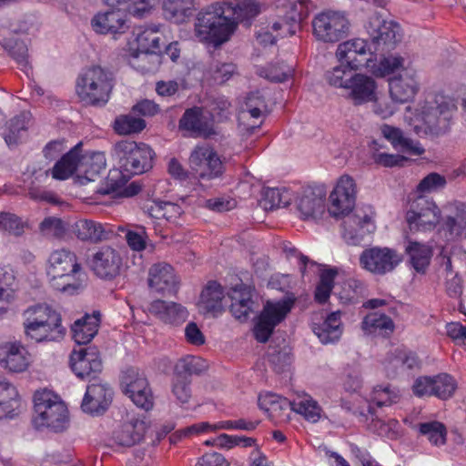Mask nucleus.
<instances>
[{"instance_id":"obj_31","label":"nucleus","mask_w":466,"mask_h":466,"mask_svg":"<svg viewBox=\"0 0 466 466\" xmlns=\"http://www.w3.org/2000/svg\"><path fill=\"white\" fill-rule=\"evenodd\" d=\"M0 364L11 372H23L29 365V355L25 347L6 343L0 347Z\"/></svg>"},{"instance_id":"obj_14","label":"nucleus","mask_w":466,"mask_h":466,"mask_svg":"<svg viewBox=\"0 0 466 466\" xmlns=\"http://www.w3.org/2000/svg\"><path fill=\"white\" fill-rule=\"evenodd\" d=\"M295 298L287 297L277 302H268L254 329L255 339L265 343L273 333L275 327L280 323L291 310Z\"/></svg>"},{"instance_id":"obj_45","label":"nucleus","mask_w":466,"mask_h":466,"mask_svg":"<svg viewBox=\"0 0 466 466\" xmlns=\"http://www.w3.org/2000/svg\"><path fill=\"white\" fill-rule=\"evenodd\" d=\"M419 432L425 436L429 441L434 445H442L446 441L447 430L443 423L431 420L420 423L418 426Z\"/></svg>"},{"instance_id":"obj_5","label":"nucleus","mask_w":466,"mask_h":466,"mask_svg":"<svg viewBox=\"0 0 466 466\" xmlns=\"http://www.w3.org/2000/svg\"><path fill=\"white\" fill-rule=\"evenodd\" d=\"M81 268L74 252L65 248L53 251L46 267L51 287L68 295L77 293L82 285L76 275Z\"/></svg>"},{"instance_id":"obj_49","label":"nucleus","mask_w":466,"mask_h":466,"mask_svg":"<svg viewBox=\"0 0 466 466\" xmlns=\"http://www.w3.org/2000/svg\"><path fill=\"white\" fill-rule=\"evenodd\" d=\"M292 67L283 62L270 64L258 70L260 76L265 77L272 82H284L292 76Z\"/></svg>"},{"instance_id":"obj_54","label":"nucleus","mask_w":466,"mask_h":466,"mask_svg":"<svg viewBox=\"0 0 466 466\" xmlns=\"http://www.w3.org/2000/svg\"><path fill=\"white\" fill-rule=\"evenodd\" d=\"M191 380L177 375L172 379V393L181 404L188 402L191 397Z\"/></svg>"},{"instance_id":"obj_41","label":"nucleus","mask_w":466,"mask_h":466,"mask_svg":"<svg viewBox=\"0 0 466 466\" xmlns=\"http://www.w3.org/2000/svg\"><path fill=\"white\" fill-rule=\"evenodd\" d=\"M411 267L419 273H424L430 264L431 249L427 245L410 241L406 247Z\"/></svg>"},{"instance_id":"obj_51","label":"nucleus","mask_w":466,"mask_h":466,"mask_svg":"<svg viewBox=\"0 0 466 466\" xmlns=\"http://www.w3.org/2000/svg\"><path fill=\"white\" fill-rule=\"evenodd\" d=\"M397 399L398 395L391 391L389 386H377L373 390L371 403L368 407V411L373 415L374 409L372 404H375L377 407L389 406L396 402Z\"/></svg>"},{"instance_id":"obj_25","label":"nucleus","mask_w":466,"mask_h":466,"mask_svg":"<svg viewBox=\"0 0 466 466\" xmlns=\"http://www.w3.org/2000/svg\"><path fill=\"white\" fill-rule=\"evenodd\" d=\"M179 280L171 265L159 262L151 266L148 271V286L151 290L162 294H175Z\"/></svg>"},{"instance_id":"obj_48","label":"nucleus","mask_w":466,"mask_h":466,"mask_svg":"<svg viewBox=\"0 0 466 466\" xmlns=\"http://www.w3.org/2000/svg\"><path fill=\"white\" fill-rule=\"evenodd\" d=\"M292 410L304 416L309 421L317 422L320 418L321 408L310 397L292 401Z\"/></svg>"},{"instance_id":"obj_37","label":"nucleus","mask_w":466,"mask_h":466,"mask_svg":"<svg viewBox=\"0 0 466 466\" xmlns=\"http://www.w3.org/2000/svg\"><path fill=\"white\" fill-rule=\"evenodd\" d=\"M18 392L11 383L0 380V419L13 418L20 409Z\"/></svg>"},{"instance_id":"obj_18","label":"nucleus","mask_w":466,"mask_h":466,"mask_svg":"<svg viewBox=\"0 0 466 466\" xmlns=\"http://www.w3.org/2000/svg\"><path fill=\"white\" fill-rule=\"evenodd\" d=\"M401 260V255L387 247L366 248L360 256V266L367 271L380 276L393 271Z\"/></svg>"},{"instance_id":"obj_28","label":"nucleus","mask_w":466,"mask_h":466,"mask_svg":"<svg viewBox=\"0 0 466 466\" xmlns=\"http://www.w3.org/2000/svg\"><path fill=\"white\" fill-rule=\"evenodd\" d=\"M147 429L145 419L133 417L114 431L112 439L116 445L129 448L144 440Z\"/></svg>"},{"instance_id":"obj_9","label":"nucleus","mask_w":466,"mask_h":466,"mask_svg":"<svg viewBox=\"0 0 466 466\" xmlns=\"http://www.w3.org/2000/svg\"><path fill=\"white\" fill-rule=\"evenodd\" d=\"M35 413L33 422L36 428L46 427L60 432L68 426V411L66 405L50 391H36L34 396Z\"/></svg>"},{"instance_id":"obj_24","label":"nucleus","mask_w":466,"mask_h":466,"mask_svg":"<svg viewBox=\"0 0 466 466\" xmlns=\"http://www.w3.org/2000/svg\"><path fill=\"white\" fill-rule=\"evenodd\" d=\"M309 0L289 1L288 10L284 16L272 24L271 29L280 31L278 35L290 36L300 28L301 21L308 15Z\"/></svg>"},{"instance_id":"obj_39","label":"nucleus","mask_w":466,"mask_h":466,"mask_svg":"<svg viewBox=\"0 0 466 466\" xmlns=\"http://www.w3.org/2000/svg\"><path fill=\"white\" fill-rule=\"evenodd\" d=\"M361 328L368 333H379L390 336L393 333L395 325L393 320L386 314L375 311L365 316Z\"/></svg>"},{"instance_id":"obj_23","label":"nucleus","mask_w":466,"mask_h":466,"mask_svg":"<svg viewBox=\"0 0 466 466\" xmlns=\"http://www.w3.org/2000/svg\"><path fill=\"white\" fill-rule=\"evenodd\" d=\"M342 237L349 245H359L365 235L374 231L372 217L360 210L346 216L342 222Z\"/></svg>"},{"instance_id":"obj_29","label":"nucleus","mask_w":466,"mask_h":466,"mask_svg":"<svg viewBox=\"0 0 466 466\" xmlns=\"http://www.w3.org/2000/svg\"><path fill=\"white\" fill-rule=\"evenodd\" d=\"M91 25L98 34H122L128 27L126 15L120 8L98 13L92 18Z\"/></svg>"},{"instance_id":"obj_46","label":"nucleus","mask_w":466,"mask_h":466,"mask_svg":"<svg viewBox=\"0 0 466 466\" xmlns=\"http://www.w3.org/2000/svg\"><path fill=\"white\" fill-rule=\"evenodd\" d=\"M337 274L336 268L325 269L320 273L319 282L316 287L314 294L315 300L319 304H324L329 299Z\"/></svg>"},{"instance_id":"obj_21","label":"nucleus","mask_w":466,"mask_h":466,"mask_svg":"<svg viewBox=\"0 0 466 466\" xmlns=\"http://www.w3.org/2000/svg\"><path fill=\"white\" fill-rule=\"evenodd\" d=\"M456 390L457 382L448 373L419 377L412 386L413 393L418 397L435 396L443 400L451 398Z\"/></svg>"},{"instance_id":"obj_2","label":"nucleus","mask_w":466,"mask_h":466,"mask_svg":"<svg viewBox=\"0 0 466 466\" xmlns=\"http://www.w3.org/2000/svg\"><path fill=\"white\" fill-rule=\"evenodd\" d=\"M23 326L26 337L35 342L58 341L66 329L59 312L46 303L28 307L23 313Z\"/></svg>"},{"instance_id":"obj_7","label":"nucleus","mask_w":466,"mask_h":466,"mask_svg":"<svg viewBox=\"0 0 466 466\" xmlns=\"http://www.w3.org/2000/svg\"><path fill=\"white\" fill-rule=\"evenodd\" d=\"M114 87L112 73L100 66H91L81 71L76 81L78 98L88 106H105Z\"/></svg>"},{"instance_id":"obj_34","label":"nucleus","mask_w":466,"mask_h":466,"mask_svg":"<svg viewBox=\"0 0 466 466\" xmlns=\"http://www.w3.org/2000/svg\"><path fill=\"white\" fill-rule=\"evenodd\" d=\"M73 232L78 239L96 243L108 239L113 231L103 224L92 219H79L73 226Z\"/></svg>"},{"instance_id":"obj_30","label":"nucleus","mask_w":466,"mask_h":466,"mask_svg":"<svg viewBox=\"0 0 466 466\" xmlns=\"http://www.w3.org/2000/svg\"><path fill=\"white\" fill-rule=\"evenodd\" d=\"M224 298L222 286L217 281H208L200 294L198 302L200 311L213 317L220 315L224 311Z\"/></svg>"},{"instance_id":"obj_19","label":"nucleus","mask_w":466,"mask_h":466,"mask_svg":"<svg viewBox=\"0 0 466 466\" xmlns=\"http://www.w3.org/2000/svg\"><path fill=\"white\" fill-rule=\"evenodd\" d=\"M70 364L73 372L88 382L100 379L103 363L96 347L79 348L73 350L70 355Z\"/></svg>"},{"instance_id":"obj_60","label":"nucleus","mask_w":466,"mask_h":466,"mask_svg":"<svg viewBox=\"0 0 466 466\" xmlns=\"http://www.w3.org/2000/svg\"><path fill=\"white\" fill-rule=\"evenodd\" d=\"M236 66L232 63L215 61L210 65V73L215 82L223 84L235 73Z\"/></svg>"},{"instance_id":"obj_16","label":"nucleus","mask_w":466,"mask_h":466,"mask_svg":"<svg viewBox=\"0 0 466 466\" xmlns=\"http://www.w3.org/2000/svg\"><path fill=\"white\" fill-rule=\"evenodd\" d=\"M178 129L183 137L212 138L218 135L212 116H207L201 106L187 108L178 121Z\"/></svg>"},{"instance_id":"obj_64","label":"nucleus","mask_w":466,"mask_h":466,"mask_svg":"<svg viewBox=\"0 0 466 466\" xmlns=\"http://www.w3.org/2000/svg\"><path fill=\"white\" fill-rule=\"evenodd\" d=\"M290 410H292V401L280 397V400H278L273 407L269 408L268 415L273 419L283 420L289 417Z\"/></svg>"},{"instance_id":"obj_44","label":"nucleus","mask_w":466,"mask_h":466,"mask_svg":"<svg viewBox=\"0 0 466 466\" xmlns=\"http://www.w3.org/2000/svg\"><path fill=\"white\" fill-rule=\"evenodd\" d=\"M207 369L206 360L200 357L187 355L180 359L174 370V375L188 378L192 375H198Z\"/></svg>"},{"instance_id":"obj_8","label":"nucleus","mask_w":466,"mask_h":466,"mask_svg":"<svg viewBox=\"0 0 466 466\" xmlns=\"http://www.w3.org/2000/svg\"><path fill=\"white\" fill-rule=\"evenodd\" d=\"M81 143L76 145L55 164L51 170L53 178L58 180L68 178L75 173L79 164L83 169L84 177L88 181H94L106 169V160L104 153L95 152L89 157H81ZM49 172L50 170H47L46 174Z\"/></svg>"},{"instance_id":"obj_20","label":"nucleus","mask_w":466,"mask_h":466,"mask_svg":"<svg viewBox=\"0 0 466 466\" xmlns=\"http://www.w3.org/2000/svg\"><path fill=\"white\" fill-rule=\"evenodd\" d=\"M356 184L354 179L342 176L329 195V213L334 218H346L351 215L356 201Z\"/></svg>"},{"instance_id":"obj_6","label":"nucleus","mask_w":466,"mask_h":466,"mask_svg":"<svg viewBox=\"0 0 466 466\" xmlns=\"http://www.w3.org/2000/svg\"><path fill=\"white\" fill-rule=\"evenodd\" d=\"M325 78L330 86L343 88L346 96L355 106L376 99L377 84L370 76L356 73L343 66H334L325 73Z\"/></svg>"},{"instance_id":"obj_53","label":"nucleus","mask_w":466,"mask_h":466,"mask_svg":"<svg viewBox=\"0 0 466 466\" xmlns=\"http://www.w3.org/2000/svg\"><path fill=\"white\" fill-rule=\"evenodd\" d=\"M26 129L25 117L23 115L16 116L7 122L4 138L7 145H14L18 142L20 134Z\"/></svg>"},{"instance_id":"obj_17","label":"nucleus","mask_w":466,"mask_h":466,"mask_svg":"<svg viewBox=\"0 0 466 466\" xmlns=\"http://www.w3.org/2000/svg\"><path fill=\"white\" fill-rule=\"evenodd\" d=\"M87 265L98 279L110 281L120 275L123 258L117 249L103 246L88 258Z\"/></svg>"},{"instance_id":"obj_57","label":"nucleus","mask_w":466,"mask_h":466,"mask_svg":"<svg viewBox=\"0 0 466 466\" xmlns=\"http://www.w3.org/2000/svg\"><path fill=\"white\" fill-rule=\"evenodd\" d=\"M268 362L276 372L281 373L291 362L289 349L284 347L280 350L274 349L268 355Z\"/></svg>"},{"instance_id":"obj_55","label":"nucleus","mask_w":466,"mask_h":466,"mask_svg":"<svg viewBox=\"0 0 466 466\" xmlns=\"http://www.w3.org/2000/svg\"><path fill=\"white\" fill-rule=\"evenodd\" d=\"M446 183L444 176L432 172L420 180L417 186V191L420 194L431 193L443 188Z\"/></svg>"},{"instance_id":"obj_36","label":"nucleus","mask_w":466,"mask_h":466,"mask_svg":"<svg viewBox=\"0 0 466 466\" xmlns=\"http://www.w3.org/2000/svg\"><path fill=\"white\" fill-rule=\"evenodd\" d=\"M380 130L383 137L391 143L394 148L400 147L401 151L414 156H421L425 152L419 142L405 137L402 131L398 127L383 125Z\"/></svg>"},{"instance_id":"obj_10","label":"nucleus","mask_w":466,"mask_h":466,"mask_svg":"<svg viewBox=\"0 0 466 466\" xmlns=\"http://www.w3.org/2000/svg\"><path fill=\"white\" fill-rule=\"evenodd\" d=\"M113 150L120 167L129 175L143 174L153 167L155 153L147 144L122 140L115 144Z\"/></svg>"},{"instance_id":"obj_13","label":"nucleus","mask_w":466,"mask_h":466,"mask_svg":"<svg viewBox=\"0 0 466 466\" xmlns=\"http://www.w3.org/2000/svg\"><path fill=\"white\" fill-rule=\"evenodd\" d=\"M122 391L133 403L145 410L154 406V396L145 375L136 368H127L121 376Z\"/></svg>"},{"instance_id":"obj_33","label":"nucleus","mask_w":466,"mask_h":466,"mask_svg":"<svg viewBox=\"0 0 466 466\" xmlns=\"http://www.w3.org/2000/svg\"><path fill=\"white\" fill-rule=\"evenodd\" d=\"M101 322V313L98 310L86 314L75 321L72 326L73 339L79 346L89 343L97 334Z\"/></svg>"},{"instance_id":"obj_27","label":"nucleus","mask_w":466,"mask_h":466,"mask_svg":"<svg viewBox=\"0 0 466 466\" xmlns=\"http://www.w3.org/2000/svg\"><path fill=\"white\" fill-rule=\"evenodd\" d=\"M326 191L322 187L305 188L298 200V210L303 219H318L325 212Z\"/></svg>"},{"instance_id":"obj_3","label":"nucleus","mask_w":466,"mask_h":466,"mask_svg":"<svg viewBox=\"0 0 466 466\" xmlns=\"http://www.w3.org/2000/svg\"><path fill=\"white\" fill-rule=\"evenodd\" d=\"M455 109L456 106L443 96L426 99L417 116L420 123L414 126L413 131L420 137L443 136L451 128Z\"/></svg>"},{"instance_id":"obj_11","label":"nucleus","mask_w":466,"mask_h":466,"mask_svg":"<svg viewBox=\"0 0 466 466\" xmlns=\"http://www.w3.org/2000/svg\"><path fill=\"white\" fill-rule=\"evenodd\" d=\"M190 172L199 181H211L220 177L225 166L217 151L208 145H198L188 157Z\"/></svg>"},{"instance_id":"obj_15","label":"nucleus","mask_w":466,"mask_h":466,"mask_svg":"<svg viewBox=\"0 0 466 466\" xmlns=\"http://www.w3.org/2000/svg\"><path fill=\"white\" fill-rule=\"evenodd\" d=\"M441 209L435 202L424 196H419L410 204L406 221L411 231H427L440 222Z\"/></svg>"},{"instance_id":"obj_50","label":"nucleus","mask_w":466,"mask_h":466,"mask_svg":"<svg viewBox=\"0 0 466 466\" xmlns=\"http://www.w3.org/2000/svg\"><path fill=\"white\" fill-rule=\"evenodd\" d=\"M160 38L154 31L146 30L137 36V51L139 54L147 56L156 54L160 51Z\"/></svg>"},{"instance_id":"obj_1","label":"nucleus","mask_w":466,"mask_h":466,"mask_svg":"<svg viewBox=\"0 0 466 466\" xmlns=\"http://www.w3.org/2000/svg\"><path fill=\"white\" fill-rule=\"evenodd\" d=\"M368 39L354 38L338 46L336 57L338 66L356 71L360 67L370 66V62L376 60V56H384L393 50L401 41V30L398 23L386 20L379 13L369 16L364 24Z\"/></svg>"},{"instance_id":"obj_38","label":"nucleus","mask_w":466,"mask_h":466,"mask_svg":"<svg viewBox=\"0 0 466 466\" xmlns=\"http://www.w3.org/2000/svg\"><path fill=\"white\" fill-rule=\"evenodd\" d=\"M340 315L339 310L331 312L322 324L313 328L314 333L322 343H333L340 338L342 334Z\"/></svg>"},{"instance_id":"obj_56","label":"nucleus","mask_w":466,"mask_h":466,"mask_svg":"<svg viewBox=\"0 0 466 466\" xmlns=\"http://www.w3.org/2000/svg\"><path fill=\"white\" fill-rule=\"evenodd\" d=\"M147 234L142 226H137L134 229H127L126 240L129 248L136 251H142L146 248Z\"/></svg>"},{"instance_id":"obj_12","label":"nucleus","mask_w":466,"mask_h":466,"mask_svg":"<svg viewBox=\"0 0 466 466\" xmlns=\"http://www.w3.org/2000/svg\"><path fill=\"white\" fill-rule=\"evenodd\" d=\"M313 35L324 43H336L350 33V24L343 13L326 11L312 20Z\"/></svg>"},{"instance_id":"obj_58","label":"nucleus","mask_w":466,"mask_h":466,"mask_svg":"<svg viewBox=\"0 0 466 466\" xmlns=\"http://www.w3.org/2000/svg\"><path fill=\"white\" fill-rule=\"evenodd\" d=\"M24 228L23 221L16 215L8 212L0 213V229L20 236L24 232Z\"/></svg>"},{"instance_id":"obj_22","label":"nucleus","mask_w":466,"mask_h":466,"mask_svg":"<svg viewBox=\"0 0 466 466\" xmlns=\"http://www.w3.org/2000/svg\"><path fill=\"white\" fill-rule=\"evenodd\" d=\"M112 400V389L103 380L97 379L88 382L81 409L91 415H101L108 409Z\"/></svg>"},{"instance_id":"obj_42","label":"nucleus","mask_w":466,"mask_h":466,"mask_svg":"<svg viewBox=\"0 0 466 466\" xmlns=\"http://www.w3.org/2000/svg\"><path fill=\"white\" fill-rule=\"evenodd\" d=\"M227 15L237 24L248 21L260 13V5L256 0H239L235 6L227 3Z\"/></svg>"},{"instance_id":"obj_47","label":"nucleus","mask_w":466,"mask_h":466,"mask_svg":"<svg viewBox=\"0 0 466 466\" xmlns=\"http://www.w3.org/2000/svg\"><path fill=\"white\" fill-rule=\"evenodd\" d=\"M113 127L119 135H131L141 132L146 127V121L132 115H123L115 119Z\"/></svg>"},{"instance_id":"obj_59","label":"nucleus","mask_w":466,"mask_h":466,"mask_svg":"<svg viewBox=\"0 0 466 466\" xmlns=\"http://www.w3.org/2000/svg\"><path fill=\"white\" fill-rule=\"evenodd\" d=\"M402 349H395L387 354L384 360V369L389 378L396 377L400 371H403Z\"/></svg>"},{"instance_id":"obj_63","label":"nucleus","mask_w":466,"mask_h":466,"mask_svg":"<svg viewBox=\"0 0 466 466\" xmlns=\"http://www.w3.org/2000/svg\"><path fill=\"white\" fill-rule=\"evenodd\" d=\"M373 159L376 164L386 167H402L408 161L404 156L387 153H376L373 155Z\"/></svg>"},{"instance_id":"obj_40","label":"nucleus","mask_w":466,"mask_h":466,"mask_svg":"<svg viewBox=\"0 0 466 466\" xmlns=\"http://www.w3.org/2000/svg\"><path fill=\"white\" fill-rule=\"evenodd\" d=\"M195 0H165L163 11L167 19L181 24L192 15Z\"/></svg>"},{"instance_id":"obj_26","label":"nucleus","mask_w":466,"mask_h":466,"mask_svg":"<svg viewBox=\"0 0 466 466\" xmlns=\"http://www.w3.org/2000/svg\"><path fill=\"white\" fill-rule=\"evenodd\" d=\"M389 86L392 100L401 104L411 101L420 89L415 73L409 69H403L391 77Z\"/></svg>"},{"instance_id":"obj_4","label":"nucleus","mask_w":466,"mask_h":466,"mask_svg":"<svg viewBox=\"0 0 466 466\" xmlns=\"http://www.w3.org/2000/svg\"><path fill=\"white\" fill-rule=\"evenodd\" d=\"M226 5V2H218L198 13L195 35L200 42L218 46L227 42L234 33L237 23L227 15Z\"/></svg>"},{"instance_id":"obj_62","label":"nucleus","mask_w":466,"mask_h":466,"mask_svg":"<svg viewBox=\"0 0 466 466\" xmlns=\"http://www.w3.org/2000/svg\"><path fill=\"white\" fill-rule=\"evenodd\" d=\"M39 230L44 236L58 237L64 232L63 222L55 217L46 218L40 223Z\"/></svg>"},{"instance_id":"obj_52","label":"nucleus","mask_w":466,"mask_h":466,"mask_svg":"<svg viewBox=\"0 0 466 466\" xmlns=\"http://www.w3.org/2000/svg\"><path fill=\"white\" fill-rule=\"evenodd\" d=\"M4 46L19 66L25 67L28 65V49L24 41L9 39L5 43Z\"/></svg>"},{"instance_id":"obj_61","label":"nucleus","mask_w":466,"mask_h":466,"mask_svg":"<svg viewBox=\"0 0 466 466\" xmlns=\"http://www.w3.org/2000/svg\"><path fill=\"white\" fill-rule=\"evenodd\" d=\"M218 445L222 448L231 449L235 446L251 447L255 445L256 440L245 436H231L226 433L218 437Z\"/></svg>"},{"instance_id":"obj_35","label":"nucleus","mask_w":466,"mask_h":466,"mask_svg":"<svg viewBox=\"0 0 466 466\" xmlns=\"http://www.w3.org/2000/svg\"><path fill=\"white\" fill-rule=\"evenodd\" d=\"M229 297L231 299V314L237 319L246 320L252 312L254 304L251 289L241 284L232 289Z\"/></svg>"},{"instance_id":"obj_32","label":"nucleus","mask_w":466,"mask_h":466,"mask_svg":"<svg viewBox=\"0 0 466 466\" xmlns=\"http://www.w3.org/2000/svg\"><path fill=\"white\" fill-rule=\"evenodd\" d=\"M147 310L163 322L171 325L183 323L188 315L187 309L182 305L176 302H167L161 299L152 301Z\"/></svg>"},{"instance_id":"obj_43","label":"nucleus","mask_w":466,"mask_h":466,"mask_svg":"<svg viewBox=\"0 0 466 466\" xmlns=\"http://www.w3.org/2000/svg\"><path fill=\"white\" fill-rule=\"evenodd\" d=\"M291 198L285 188H264L261 192L259 206L265 210L285 208L290 203Z\"/></svg>"}]
</instances>
